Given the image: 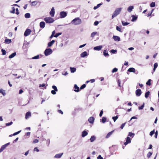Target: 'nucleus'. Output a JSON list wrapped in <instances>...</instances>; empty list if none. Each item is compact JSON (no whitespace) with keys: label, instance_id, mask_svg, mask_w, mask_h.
I'll return each mask as SVG.
<instances>
[{"label":"nucleus","instance_id":"f257e3e1","mask_svg":"<svg viewBox=\"0 0 159 159\" xmlns=\"http://www.w3.org/2000/svg\"><path fill=\"white\" fill-rule=\"evenodd\" d=\"M81 20L79 18H76L73 19L71 22V23L75 25H78L81 23Z\"/></svg>","mask_w":159,"mask_h":159},{"label":"nucleus","instance_id":"f03ea898","mask_svg":"<svg viewBox=\"0 0 159 159\" xmlns=\"http://www.w3.org/2000/svg\"><path fill=\"white\" fill-rule=\"evenodd\" d=\"M122 9V8H116L115 11H114L113 14L112 16V19L114 18L115 17H116L118 15H119L120 12L121 10Z\"/></svg>","mask_w":159,"mask_h":159},{"label":"nucleus","instance_id":"7ed1b4c3","mask_svg":"<svg viewBox=\"0 0 159 159\" xmlns=\"http://www.w3.org/2000/svg\"><path fill=\"white\" fill-rule=\"evenodd\" d=\"M52 52V50L50 48L46 49L44 52V55L45 56H48L51 54Z\"/></svg>","mask_w":159,"mask_h":159},{"label":"nucleus","instance_id":"20e7f679","mask_svg":"<svg viewBox=\"0 0 159 159\" xmlns=\"http://www.w3.org/2000/svg\"><path fill=\"white\" fill-rule=\"evenodd\" d=\"M44 20L45 21L46 23H52L54 21L53 19L50 17H46L44 18Z\"/></svg>","mask_w":159,"mask_h":159},{"label":"nucleus","instance_id":"39448f33","mask_svg":"<svg viewBox=\"0 0 159 159\" xmlns=\"http://www.w3.org/2000/svg\"><path fill=\"white\" fill-rule=\"evenodd\" d=\"M67 15V13L65 11H61L60 13V17L61 18L65 17Z\"/></svg>","mask_w":159,"mask_h":159},{"label":"nucleus","instance_id":"423d86ee","mask_svg":"<svg viewBox=\"0 0 159 159\" xmlns=\"http://www.w3.org/2000/svg\"><path fill=\"white\" fill-rule=\"evenodd\" d=\"M10 143H8L4 145H2L0 149V153L2 152L4 150L6 147L10 144Z\"/></svg>","mask_w":159,"mask_h":159},{"label":"nucleus","instance_id":"0eeeda50","mask_svg":"<svg viewBox=\"0 0 159 159\" xmlns=\"http://www.w3.org/2000/svg\"><path fill=\"white\" fill-rule=\"evenodd\" d=\"M31 31L29 29H27L25 31L24 35L25 36H27L29 35H30L31 33Z\"/></svg>","mask_w":159,"mask_h":159},{"label":"nucleus","instance_id":"6e6552de","mask_svg":"<svg viewBox=\"0 0 159 159\" xmlns=\"http://www.w3.org/2000/svg\"><path fill=\"white\" fill-rule=\"evenodd\" d=\"M49 14L52 17H53L54 16L55 14V10L54 7H52L51 10V11H50Z\"/></svg>","mask_w":159,"mask_h":159},{"label":"nucleus","instance_id":"1a4fd4ad","mask_svg":"<svg viewBox=\"0 0 159 159\" xmlns=\"http://www.w3.org/2000/svg\"><path fill=\"white\" fill-rule=\"evenodd\" d=\"M136 94L137 96H139L142 93V92L140 89H138L136 91Z\"/></svg>","mask_w":159,"mask_h":159},{"label":"nucleus","instance_id":"9d476101","mask_svg":"<svg viewBox=\"0 0 159 159\" xmlns=\"http://www.w3.org/2000/svg\"><path fill=\"white\" fill-rule=\"evenodd\" d=\"M131 142V140L129 137H127L126 138V141L124 143V145H127L129 143H130Z\"/></svg>","mask_w":159,"mask_h":159},{"label":"nucleus","instance_id":"9b49d317","mask_svg":"<svg viewBox=\"0 0 159 159\" xmlns=\"http://www.w3.org/2000/svg\"><path fill=\"white\" fill-rule=\"evenodd\" d=\"M102 46H101V45L98 46L94 47L93 48V49L94 50L99 51V50H100L102 49Z\"/></svg>","mask_w":159,"mask_h":159},{"label":"nucleus","instance_id":"f8f14e48","mask_svg":"<svg viewBox=\"0 0 159 159\" xmlns=\"http://www.w3.org/2000/svg\"><path fill=\"white\" fill-rule=\"evenodd\" d=\"M112 38L115 41H119L120 40V37L114 35L113 36Z\"/></svg>","mask_w":159,"mask_h":159},{"label":"nucleus","instance_id":"ddd939ff","mask_svg":"<svg viewBox=\"0 0 159 159\" xmlns=\"http://www.w3.org/2000/svg\"><path fill=\"white\" fill-rule=\"evenodd\" d=\"M94 118L93 117H91L88 119V121L91 124L93 123L94 121Z\"/></svg>","mask_w":159,"mask_h":159},{"label":"nucleus","instance_id":"4468645a","mask_svg":"<svg viewBox=\"0 0 159 159\" xmlns=\"http://www.w3.org/2000/svg\"><path fill=\"white\" fill-rule=\"evenodd\" d=\"M63 153L58 154H57L54 157L57 158H60L61 157V156L63 155Z\"/></svg>","mask_w":159,"mask_h":159},{"label":"nucleus","instance_id":"2eb2a0df","mask_svg":"<svg viewBox=\"0 0 159 159\" xmlns=\"http://www.w3.org/2000/svg\"><path fill=\"white\" fill-rule=\"evenodd\" d=\"M55 40H52V41L49 42L48 43V47H51L55 43Z\"/></svg>","mask_w":159,"mask_h":159},{"label":"nucleus","instance_id":"dca6fc26","mask_svg":"<svg viewBox=\"0 0 159 159\" xmlns=\"http://www.w3.org/2000/svg\"><path fill=\"white\" fill-rule=\"evenodd\" d=\"M88 134V133L85 130H84L82 132V137H84Z\"/></svg>","mask_w":159,"mask_h":159},{"label":"nucleus","instance_id":"f3484780","mask_svg":"<svg viewBox=\"0 0 159 159\" xmlns=\"http://www.w3.org/2000/svg\"><path fill=\"white\" fill-rule=\"evenodd\" d=\"M134 7L133 6H131L127 8V11L129 12H131L133 9H134Z\"/></svg>","mask_w":159,"mask_h":159},{"label":"nucleus","instance_id":"a211bd4d","mask_svg":"<svg viewBox=\"0 0 159 159\" xmlns=\"http://www.w3.org/2000/svg\"><path fill=\"white\" fill-rule=\"evenodd\" d=\"M74 88L75 89L74 91L78 92L79 91V88L76 84H75L74 86Z\"/></svg>","mask_w":159,"mask_h":159},{"label":"nucleus","instance_id":"6ab92c4d","mask_svg":"<svg viewBox=\"0 0 159 159\" xmlns=\"http://www.w3.org/2000/svg\"><path fill=\"white\" fill-rule=\"evenodd\" d=\"M31 116V112L30 111H28L26 113L25 118L26 119H28Z\"/></svg>","mask_w":159,"mask_h":159},{"label":"nucleus","instance_id":"aec40b11","mask_svg":"<svg viewBox=\"0 0 159 159\" xmlns=\"http://www.w3.org/2000/svg\"><path fill=\"white\" fill-rule=\"evenodd\" d=\"M88 55L87 52L86 51L82 53L81 54V57H84Z\"/></svg>","mask_w":159,"mask_h":159},{"label":"nucleus","instance_id":"412c9836","mask_svg":"<svg viewBox=\"0 0 159 159\" xmlns=\"http://www.w3.org/2000/svg\"><path fill=\"white\" fill-rule=\"evenodd\" d=\"M40 27L42 28H43L45 27V23L43 21H42L40 23Z\"/></svg>","mask_w":159,"mask_h":159},{"label":"nucleus","instance_id":"4be33fe9","mask_svg":"<svg viewBox=\"0 0 159 159\" xmlns=\"http://www.w3.org/2000/svg\"><path fill=\"white\" fill-rule=\"evenodd\" d=\"M128 71L130 72H133L134 73L135 72V70L134 68L131 67L129 68Z\"/></svg>","mask_w":159,"mask_h":159},{"label":"nucleus","instance_id":"5701e85b","mask_svg":"<svg viewBox=\"0 0 159 159\" xmlns=\"http://www.w3.org/2000/svg\"><path fill=\"white\" fill-rule=\"evenodd\" d=\"M16 55V52H14L12 54H11V55H10L9 56V58L10 59L14 57Z\"/></svg>","mask_w":159,"mask_h":159},{"label":"nucleus","instance_id":"b1692460","mask_svg":"<svg viewBox=\"0 0 159 159\" xmlns=\"http://www.w3.org/2000/svg\"><path fill=\"white\" fill-rule=\"evenodd\" d=\"M96 139V137L94 136H92L90 139V142H94Z\"/></svg>","mask_w":159,"mask_h":159},{"label":"nucleus","instance_id":"393cba45","mask_svg":"<svg viewBox=\"0 0 159 159\" xmlns=\"http://www.w3.org/2000/svg\"><path fill=\"white\" fill-rule=\"evenodd\" d=\"M114 130L109 132L107 134V135H106V138H108L113 133V132H114Z\"/></svg>","mask_w":159,"mask_h":159},{"label":"nucleus","instance_id":"a878e982","mask_svg":"<svg viewBox=\"0 0 159 159\" xmlns=\"http://www.w3.org/2000/svg\"><path fill=\"white\" fill-rule=\"evenodd\" d=\"M103 55L105 57L109 56V54L108 53L107 50H104L103 52Z\"/></svg>","mask_w":159,"mask_h":159},{"label":"nucleus","instance_id":"bb28decb","mask_svg":"<svg viewBox=\"0 0 159 159\" xmlns=\"http://www.w3.org/2000/svg\"><path fill=\"white\" fill-rule=\"evenodd\" d=\"M30 13H27L25 14V17L26 18H28L30 17Z\"/></svg>","mask_w":159,"mask_h":159},{"label":"nucleus","instance_id":"cd10ccee","mask_svg":"<svg viewBox=\"0 0 159 159\" xmlns=\"http://www.w3.org/2000/svg\"><path fill=\"white\" fill-rule=\"evenodd\" d=\"M11 42V40L10 39H6L5 40V43L7 44H9Z\"/></svg>","mask_w":159,"mask_h":159},{"label":"nucleus","instance_id":"c85d7f7f","mask_svg":"<svg viewBox=\"0 0 159 159\" xmlns=\"http://www.w3.org/2000/svg\"><path fill=\"white\" fill-rule=\"evenodd\" d=\"M131 16L132 17L131 20L132 21H134L136 20L137 18V17L135 16L134 15H132Z\"/></svg>","mask_w":159,"mask_h":159},{"label":"nucleus","instance_id":"c756f323","mask_svg":"<svg viewBox=\"0 0 159 159\" xmlns=\"http://www.w3.org/2000/svg\"><path fill=\"white\" fill-rule=\"evenodd\" d=\"M0 93H2L3 96L6 94L5 91L2 89H0Z\"/></svg>","mask_w":159,"mask_h":159},{"label":"nucleus","instance_id":"7c9ffc66","mask_svg":"<svg viewBox=\"0 0 159 159\" xmlns=\"http://www.w3.org/2000/svg\"><path fill=\"white\" fill-rule=\"evenodd\" d=\"M21 132V130L19 131L18 132L14 133L13 134H11L9 136V137H11L12 136H15L19 134Z\"/></svg>","mask_w":159,"mask_h":159},{"label":"nucleus","instance_id":"2f4dec72","mask_svg":"<svg viewBox=\"0 0 159 159\" xmlns=\"http://www.w3.org/2000/svg\"><path fill=\"white\" fill-rule=\"evenodd\" d=\"M70 70L71 73H74L76 71V68L74 67H70Z\"/></svg>","mask_w":159,"mask_h":159},{"label":"nucleus","instance_id":"473e14b6","mask_svg":"<svg viewBox=\"0 0 159 159\" xmlns=\"http://www.w3.org/2000/svg\"><path fill=\"white\" fill-rule=\"evenodd\" d=\"M134 135H135V134L134 133H131V132H129V133L128 137H129H129H133L134 136Z\"/></svg>","mask_w":159,"mask_h":159},{"label":"nucleus","instance_id":"72a5a7b5","mask_svg":"<svg viewBox=\"0 0 159 159\" xmlns=\"http://www.w3.org/2000/svg\"><path fill=\"white\" fill-rule=\"evenodd\" d=\"M158 66V64L157 63H156L154 64V68H153V71H155L157 67Z\"/></svg>","mask_w":159,"mask_h":159},{"label":"nucleus","instance_id":"f704fd0d","mask_svg":"<svg viewBox=\"0 0 159 159\" xmlns=\"http://www.w3.org/2000/svg\"><path fill=\"white\" fill-rule=\"evenodd\" d=\"M150 94V92L149 91H148V92H146L145 94V97L146 98H148L149 95Z\"/></svg>","mask_w":159,"mask_h":159},{"label":"nucleus","instance_id":"c9c22d12","mask_svg":"<svg viewBox=\"0 0 159 159\" xmlns=\"http://www.w3.org/2000/svg\"><path fill=\"white\" fill-rule=\"evenodd\" d=\"M97 32H93V33H92L91 34V36L92 37V38H93L94 37V36H95V35L97 34Z\"/></svg>","mask_w":159,"mask_h":159},{"label":"nucleus","instance_id":"e433bc0d","mask_svg":"<svg viewBox=\"0 0 159 159\" xmlns=\"http://www.w3.org/2000/svg\"><path fill=\"white\" fill-rule=\"evenodd\" d=\"M101 5H102V4H101V3L98 4L96 6H95L94 7L93 9L94 10L98 8Z\"/></svg>","mask_w":159,"mask_h":159},{"label":"nucleus","instance_id":"4c0bfd02","mask_svg":"<svg viewBox=\"0 0 159 159\" xmlns=\"http://www.w3.org/2000/svg\"><path fill=\"white\" fill-rule=\"evenodd\" d=\"M107 119L105 117H103L102 119V122L103 123H104L106 121Z\"/></svg>","mask_w":159,"mask_h":159},{"label":"nucleus","instance_id":"58836bf2","mask_svg":"<svg viewBox=\"0 0 159 159\" xmlns=\"http://www.w3.org/2000/svg\"><path fill=\"white\" fill-rule=\"evenodd\" d=\"M39 55H37L36 56H34L32 57V59H37L39 58Z\"/></svg>","mask_w":159,"mask_h":159},{"label":"nucleus","instance_id":"ea45409f","mask_svg":"<svg viewBox=\"0 0 159 159\" xmlns=\"http://www.w3.org/2000/svg\"><path fill=\"white\" fill-rule=\"evenodd\" d=\"M152 152H149L147 154V157L148 158H149L150 156L152 155Z\"/></svg>","mask_w":159,"mask_h":159},{"label":"nucleus","instance_id":"a19ab883","mask_svg":"<svg viewBox=\"0 0 159 159\" xmlns=\"http://www.w3.org/2000/svg\"><path fill=\"white\" fill-rule=\"evenodd\" d=\"M111 52L112 53L116 54L117 53V50H114V49H111Z\"/></svg>","mask_w":159,"mask_h":159},{"label":"nucleus","instance_id":"79ce46f5","mask_svg":"<svg viewBox=\"0 0 159 159\" xmlns=\"http://www.w3.org/2000/svg\"><path fill=\"white\" fill-rule=\"evenodd\" d=\"M151 80V79L148 80V81L146 83V84L148 86L150 85Z\"/></svg>","mask_w":159,"mask_h":159},{"label":"nucleus","instance_id":"37998d69","mask_svg":"<svg viewBox=\"0 0 159 159\" xmlns=\"http://www.w3.org/2000/svg\"><path fill=\"white\" fill-rule=\"evenodd\" d=\"M61 33H57L54 36L55 37L57 38V37L61 35Z\"/></svg>","mask_w":159,"mask_h":159},{"label":"nucleus","instance_id":"c03bdc74","mask_svg":"<svg viewBox=\"0 0 159 159\" xmlns=\"http://www.w3.org/2000/svg\"><path fill=\"white\" fill-rule=\"evenodd\" d=\"M122 23L123 26L129 24V23H128L127 22H124L123 21H122Z\"/></svg>","mask_w":159,"mask_h":159},{"label":"nucleus","instance_id":"a18cd8bd","mask_svg":"<svg viewBox=\"0 0 159 159\" xmlns=\"http://www.w3.org/2000/svg\"><path fill=\"white\" fill-rule=\"evenodd\" d=\"M37 4V2L36 1H34L31 2V5L32 6H35Z\"/></svg>","mask_w":159,"mask_h":159},{"label":"nucleus","instance_id":"49530a36","mask_svg":"<svg viewBox=\"0 0 159 159\" xmlns=\"http://www.w3.org/2000/svg\"><path fill=\"white\" fill-rule=\"evenodd\" d=\"M151 7H154L155 6V2H152L150 4Z\"/></svg>","mask_w":159,"mask_h":159},{"label":"nucleus","instance_id":"de8ad7c7","mask_svg":"<svg viewBox=\"0 0 159 159\" xmlns=\"http://www.w3.org/2000/svg\"><path fill=\"white\" fill-rule=\"evenodd\" d=\"M2 52V55H5L6 53V51L4 49H2L1 50Z\"/></svg>","mask_w":159,"mask_h":159},{"label":"nucleus","instance_id":"09e8293b","mask_svg":"<svg viewBox=\"0 0 159 159\" xmlns=\"http://www.w3.org/2000/svg\"><path fill=\"white\" fill-rule=\"evenodd\" d=\"M52 88L54 90H55V91H56L57 92L58 91V89L57 88V87L55 85H53L52 87Z\"/></svg>","mask_w":159,"mask_h":159},{"label":"nucleus","instance_id":"8fccbe9b","mask_svg":"<svg viewBox=\"0 0 159 159\" xmlns=\"http://www.w3.org/2000/svg\"><path fill=\"white\" fill-rule=\"evenodd\" d=\"M144 103H143V104L140 107H139V110H142L143 109L144 107Z\"/></svg>","mask_w":159,"mask_h":159},{"label":"nucleus","instance_id":"3c124183","mask_svg":"<svg viewBox=\"0 0 159 159\" xmlns=\"http://www.w3.org/2000/svg\"><path fill=\"white\" fill-rule=\"evenodd\" d=\"M118 117L117 116H116L113 117L112 118L114 122H115L116 120L118 119Z\"/></svg>","mask_w":159,"mask_h":159},{"label":"nucleus","instance_id":"603ef678","mask_svg":"<svg viewBox=\"0 0 159 159\" xmlns=\"http://www.w3.org/2000/svg\"><path fill=\"white\" fill-rule=\"evenodd\" d=\"M13 124V122L12 121H11L9 123H6V125L7 126H9Z\"/></svg>","mask_w":159,"mask_h":159},{"label":"nucleus","instance_id":"864d4df0","mask_svg":"<svg viewBox=\"0 0 159 159\" xmlns=\"http://www.w3.org/2000/svg\"><path fill=\"white\" fill-rule=\"evenodd\" d=\"M118 70V69L117 68H115L113 69L112 70V73H114L117 72Z\"/></svg>","mask_w":159,"mask_h":159},{"label":"nucleus","instance_id":"5fc2aeb1","mask_svg":"<svg viewBox=\"0 0 159 159\" xmlns=\"http://www.w3.org/2000/svg\"><path fill=\"white\" fill-rule=\"evenodd\" d=\"M86 84H83L80 87V89H82L84 88H85L86 87Z\"/></svg>","mask_w":159,"mask_h":159},{"label":"nucleus","instance_id":"6e6d98bb","mask_svg":"<svg viewBox=\"0 0 159 159\" xmlns=\"http://www.w3.org/2000/svg\"><path fill=\"white\" fill-rule=\"evenodd\" d=\"M55 34V31L54 30L52 31V34L50 37V38H51L52 37H53V36H54Z\"/></svg>","mask_w":159,"mask_h":159},{"label":"nucleus","instance_id":"4d7b16f0","mask_svg":"<svg viewBox=\"0 0 159 159\" xmlns=\"http://www.w3.org/2000/svg\"><path fill=\"white\" fill-rule=\"evenodd\" d=\"M154 133H155V131H154V130L150 132V135L151 136H152L154 134Z\"/></svg>","mask_w":159,"mask_h":159},{"label":"nucleus","instance_id":"13d9d810","mask_svg":"<svg viewBox=\"0 0 159 159\" xmlns=\"http://www.w3.org/2000/svg\"><path fill=\"white\" fill-rule=\"evenodd\" d=\"M47 146H49V145L50 144V139H48L47 140Z\"/></svg>","mask_w":159,"mask_h":159},{"label":"nucleus","instance_id":"bf43d9fd","mask_svg":"<svg viewBox=\"0 0 159 159\" xmlns=\"http://www.w3.org/2000/svg\"><path fill=\"white\" fill-rule=\"evenodd\" d=\"M116 29L117 30H118L119 31H120V32L121 31V28L118 26H117L116 27Z\"/></svg>","mask_w":159,"mask_h":159},{"label":"nucleus","instance_id":"052dcab7","mask_svg":"<svg viewBox=\"0 0 159 159\" xmlns=\"http://www.w3.org/2000/svg\"><path fill=\"white\" fill-rule=\"evenodd\" d=\"M125 124H126V123L123 124L121 125V126L120 127V128L121 129H122L125 126Z\"/></svg>","mask_w":159,"mask_h":159},{"label":"nucleus","instance_id":"680f3d73","mask_svg":"<svg viewBox=\"0 0 159 159\" xmlns=\"http://www.w3.org/2000/svg\"><path fill=\"white\" fill-rule=\"evenodd\" d=\"M39 141V140L37 139H34L33 141V143H38Z\"/></svg>","mask_w":159,"mask_h":159},{"label":"nucleus","instance_id":"e2e57ef3","mask_svg":"<svg viewBox=\"0 0 159 159\" xmlns=\"http://www.w3.org/2000/svg\"><path fill=\"white\" fill-rule=\"evenodd\" d=\"M56 91H55V90H52L51 91V93L53 94H56Z\"/></svg>","mask_w":159,"mask_h":159},{"label":"nucleus","instance_id":"0e129e2a","mask_svg":"<svg viewBox=\"0 0 159 159\" xmlns=\"http://www.w3.org/2000/svg\"><path fill=\"white\" fill-rule=\"evenodd\" d=\"M13 10L12 11H11V12L12 13H15V9L14 7H13Z\"/></svg>","mask_w":159,"mask_h":159},{"label":"nucleus","instance_id":"69168bd1","mask_svg":"<svg viewBox=\"0 0 159 159\" xmlns=\"http://www.w3.org/2000/svg\"><path fill=\"white\" fill-rule=\"evenodd\" d=\"M103 111L102 110H101L100 112V114H99V116L100 117H101L102 114H103Z\"/></svg>","mask_w":159,"mask_h":159},{"label":"nucleus","instance_id":"338daca9","mask_svg":"<svg viewBox=\"0 0 159 159\" xmlns=\"http://www.w3.org/2000/svg\"><path fill=\"white\" fill-rule=\"evenodd\" d=\"M16 13L17 15H18L19 14V11L18 8L16 9Z\"/></svg>","mask_w":159,"mask_h":159},{"label":"nucleus","instance_id":"774afa93","mask_svg":"<svg viewBox=\"0 0 159 159\" xmlns=\"http://www.w3.org/2000/svg\"><path fill=\"white\" fill-rule=\"evenodd\" d=\"M98 159H103V157H102L101 155H99L97 157Z\"/></svg>","mask_w":159,"mask_h":159}]
</instances>
